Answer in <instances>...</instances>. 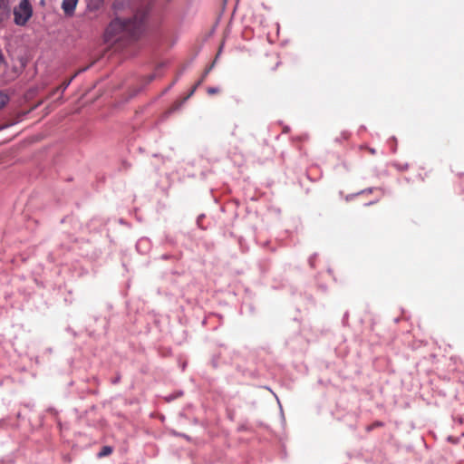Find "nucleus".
<instances>
[{"label": "nucleus", "instance_id": "f257e3e1", "mask_svg": "<svg viewBox=\"0 0 464 464\" xmlns=\"http://www.w3.org/2000/svg\"><path fill=\"white\" fill-rule=\"evenodd\" d=\"M148 9L137 11L132 18H115L107 26L103 38L109 44H118L123 47L136 41L144 31L145 18Z\"/></svg>", "mask_w": 464, "mask_h": 464}, {"label": "nucleus", "instance_id": "f03ea898", "mask_svg": "<svg viewBox=\"0 0 464 464\" xmlns=\"http://www.w3.org/2000/svg\"><path fill=\"white\" fill-rule=\"evenodd\" d=\"M33 6L29 0H20L13 10L14 23L18 26H24L33 16Z\"/></svg>", "mask_w": 464, "mask_h": 464}, {"label": "nucleus", "instance_id": "7ed1b4c3", "mask_svg": "<svg viewBox=\"0 0 464 464\" xmlns=\"http://www.w3.org/2000/svg\"><path fill=\"white\" fill-rule=\"evenodd\" d=\"M11 15L10 0H0V25L6 23Z\"/></svg>", "mask_w": 464, "mask_h": 464}, {"label": "nucleus", "instance_id": "20e7f679", "mask_svg": "<svg viewBox=\"0 0 464 464\" xmlns=\"http://www.w3.org/2000/svg\"><path fill=\"white\" fill-rule=\"evenodd\" d=\"M78 0H63L62 8L66 15L72 16L74 13Z\"/></svg>", "mask_w": 464, "mask_h": 464}, {"label": "nucleus", "instance_id": "39448f33", "mask_svg": "<svg viewBox=\"0 0 464 464\" xmlns=\"http://www.w3.org/2000/svg\"><path fill=\"white\" fill-rule=\"evenodd\" d=\"M77 75V72L72 75L69 80L63 82L59 87H57L56 89H54L50 96H53L58 91H61V92L63 93L67 88L68 86L70 85V83L72 82V79Z\"/></svg>", "mask_w": 464, "mask_h": 464}, {"label": "nucleus", "instance_id": "423d86ee", "mask_svg": "<svg viewBox=\"0 0 464 464\" xmlns=\"http://www.w3.org/2000/svg\"><path fill=\"white\" fill-rule=\"evenodd\" d=\"M112 452V448L111 446L102 447V450L98 453L99 458H103L111 455Z\"/></svg>", "mask_w": 464, "mask_h": 464}, {"label": "nucleus", "instance_id": "0eeeda50", "mask_svg": "<svg viewBox=\"0 0 464 464\" xmlns=\"http://www.w3.org/2000/svg\"><path fill=\"white\" fill-rule=\"evenodd\" d=\"M384 424L383 422L380 421V420H376L374 421L373 423L368 425L366 428H365V430L367 432H371L372 430H373L374 429L376 428H381V427H383Z\"/></svg>", "mask_w": 464, "mask_h": 464}, {"label": "nucleus", "instance_id": "6e6552de", "mask_svg": "<svg viewBox=\"0 0 464 464\" xmlns=\"http://www.w3.org/2000/svg\"><path fill=\"white\" fill-rule=\"evenodd\" d=\"M201 85V82H197L195 83V85L192 87V89L189 91V92L188 93V95L186 97H184L183 101H187L188 99H189L193 94L194 92H196V90L198 89V86Z\"/></svg>", "mask_w": 464, "mask_h": 464}, {"label": "nucleus", "instance_id": "1a4fd4ad", "mask_svg": "<svg viewBox=\"0 0 464 464\" xmlns=\"http://www.w3.org/2000/svg\"><path fill=\"white\" fill-rule=\"evenodd\" d=\"M7 101V96L0 92V109H2L6 104Z\"/></svg>", "mask_w": 464, "mask_h": 464}, {"label": "nucleus", "instance_id": "9d476101", "mask_svg": "<svg viewBox=\"0 0 464 464\" xmlns=\"http://www.w3.org/2000/svg\"><path fill=\"white\" fill-rule=\"evenodd\" d=\"M159 71H160V68H158L154 73H152V74L148 76V82H152L156 77H160L161 76L160 74Z\"/></svg>", "mask_w": 464, "mask_h": 464}, {"label": "nucleus", "instance_id": "9b49d317", "mask_svg": "<svg viewBox=\"0 0 464 464\" xmlns=\"http://www.w3.org/2000/svg\"><path fill=\"white\" fill-rule=\"evenodd\" d=\"M218 92H219V90L218 88H214V87L208 88V93L210 95L216 94Z\"/></svg>", "mask_w": 464, "mask_h": 464}, {"label": "nucleus", "instance_id": "f8f14e48", "mask_svg": "<svg viewBox=\"0 0 464 464\" xmlns=\"http://www.w3.org/2000/svg\"><path fill=\"white\" fill-rule=\"evenodd\" d=\"M212 66H213V64H212V65H210L208 68H207V69L205 70V72H204V73H203V75H202L204 78H206V76L208 74V72H210V70L212 69Z\"/></svg>", "mask_w": 464, "mask_h": 464}, {"label": "nucleus", "instance_id": "ddd939ff", "mask_svg": "<svg viewBox=\"0 0 464 464\" xmlns=\"http://www.w3.org/2000/svg\"><path fill=\"white\" fill-rule=\"evenodd\" d=\"M212 66H213V64H212V65H210L208 68H207V69L205 70V72H204V73H203V75H202L204 78H206V76L208 74V72H210V70L212 69Z\"/></svg>", "mask_w": 464, "mask_h": 464}, {"label": "nucleus", "instance_id": "4468645a", "mask_svg": "<svg viewBox=\"0 0 464 464\" xmlns=\"http://www.w3.org/2000/svg\"><path fill=\"white\" fill-rule=\"evenodd\" d=\"M343 136L344 139H348L350 134L345 131V132L343 133Z\"/></svg>", "mask_w": 464, "mask_h": 464}, {"label": "nucleus", "instance_id": "2eb2a0df", "mask_svg": "<svg viewBox=\"0 0 464 464\" xmlns=\"http://www.w3.org/2000/svg\"><path fill=\"white\" fill-rule=\"evenodd\" d=\"M368 151H369L371 154H375V150H374V149L369 148V149H368Z\"/></svg>", "mask_w": 464, "mask_h": 464}, {"label": "nucleus", "instance_id": "dca6fc26", "mask_svg": "<svg viewBox=\"0 0 464 464\" xmlns=\"http://www.w3.org/2000/svg\"><path fill=\"white\" fill-rule=\"evenodd\" d=\"M4 62V56L3 54L0 53V65L3 63Z\"/></svg>", "mask_w": 464, "mask_h": 464}, {"label": "nucleus", "instance_id": "f3484780", "mask_svg": "<svg viewBox=\"0 0 464 464\" xmlns=\"http://www.w3.org/2000/svg\"><path fill=\"white\" fill-rule=\"evenodd\" d=\"M205 78L202 76L201 78H199V80L198 82H201V83L204 82Z\"/></svg>", "mask_w": 464, "mask_h": 464}]
</instances>
